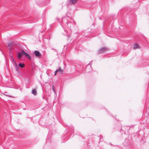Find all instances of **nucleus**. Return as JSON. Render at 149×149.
<instances>
[{"label": "nucleus", "instance_id": "obj_1", "mask_svg": "<svg viewBox=\"0 0 149 149\" xmlns=\"http://www.w3.org/2000/svg\"><path fill=\"white\" fill-rule=\"evenodd\" d=\"M71 20H72V18L71 17H65L62 18V23L64 25H67Z\"/></svg>", "mask_w": 149, "mask_h": 149}, {"label": "nucleus", "instance_id": "obj_2", "mask_svg": "<svg viewBox=\"0 0 149 149\" xmlns=\"http://www.w3.org/2000/svg\"><path fill=\"white\" fill-rule=\"evenodd\" d=\"M75 24V22L72 18V20L69 22L67 25H68L69 28L71 30L73 29Z\"/></svg>", "mask_w": 149, "mask_h": 149}, {"label": "nucleus", "instance_id": "obj_3", "mask_svg": "<svg viewBox=\"0 0 149 149\" xmlns=\"http://www.w3.org/2000/svg\"><path fill=\"white\" fill-rule=\"evenodd\" d=\"M13 65L15 68L16 74L17 75H20V71L18 65L16 63H15V64H14Z\"/></svg>", "mask_w": 149, "mask_h": 149}, {"label": "nucleus", "instance_id": "obj_4", "mask_svg": "<svg viewBox=\"0 0 149 149\" xmlns=\"http://www.w3.org/2000/svg\"><path fill=\"white\" fill-rule=\"evenodd\" d=\"M24 52H24L23 50L22 49L21 52H17V57L18 59H20L22 56L24 55Z\"/></svg>", "mask_w": 149, "mask_h": 149}, {"label": "nucleus", "instance_id": "obj_5", "mask_svg": "<svg viewBox=\"0 0 149 149\" xmlns=\"http://www.w3.org/2000/svg\"><path fill=\"white\" fill-rule=\"evenodd\" d=\"M108 50V49L106 47H104L101 48L98 51V53L101 54L105 53Z\"/></svg>", "mask_w": 149, "mask_h": 149}, {"label": "nucleus", "instance_id": "obj_6", "mask_svg": "<svg viewBox=\"0 0 149 149\" xmlns=\"http://www.w3.org/2000/svg\"><path fill=\"white\" fill-rule=\"evenodd\" d=\"M91 62L92 61L90 62V63L86 66L85 69V71L86 72H89L91 70L92 68L91 67Z\"/></svg>", "mask_w": 149, "mask_h": 149}, {"label": "nucleus", "instance_id": "obj_7", "mask_svg": "<svg viewBox=\"0 0 149 149\" xmlns=\"http://www.w3.org/2000/svg\"><path fill=\"white\" fill-rule=\"evenodd\" d=\"M34 54L35 56L38 57H39L41 56V54L38 51H35L34 52Z\"/></svg>", "mask_w": 149, "mask_h": 149}, {"label": "nucleus", "instance_id": "obj_8", "mask_svg": "<svg viewBox=\"0 0 149 149\" xmlns=\"http://www.w3.org/2000/svg\"><path fill=\"white\" fill-rule=\"evenodd\" d=\"M78 0H68L69 3L70 4H73L76 3Z\"/></svg>", "mask_w": 149, "mask_h": 149}, {"label": "nucleus", "instance_id": "obj_9", "mask_svg": "<svg viewBox=\"0 0 149 149\" xmlns=\"http://www.w3.org/2000/svg\"><path fill=\"white\" fill-rule=\"evenodd\" d=\"M24 54L26 57H27L29 60H31V58L28 53H26V52H24Z\"/></svg>", "mask_w": 149, "mask_h": 149}, {"label": "nucleus", "instance_id": "obj_10", "mask_svg": "<svg viewBox=\"0 0 149 149\" xmlns=\"http://www.w3.org/2000/svg\"><path fill=\"white\" fill-rule=\"evenodd\" d=\"M31 93L33 95H36L37 94V92L36 90L35 89H33L32 90V91Z\"/></svg>", "mask_w": 149, "mask_h": 149}, {"label": "nucleus", "instance_id": "obj_11", "mask_svg": "<svg viewBox=\"0 0 149 149\" xmlns=\"http://www.w3.org/2000/svg\"><path fill=\"white\" fill-rule=\"evenodd\" d=\"M57 70H58V72H59L60 73H63V70L60 67Z\"/></svg>", "mask_w": 149, "mask_h": 149}, {"label": "nucleus", "instance_id": "obj_12", "mask_svg": "<svg viewBox=\"0 0 149 149\" xmlns=\"http://www.w3.org/2000/svg\"><path fill=\"white\" fill-rule=\"evenodd\" d=\"M19 67L22 68L24 67L25 65L23 63H19Z\"/></svg>", "mask_w": 149, "mask_h": 149}, {"label": "nucleus", "instance_id": "obj_13", "mask_svg": "<svg viewBox=\"0 0 149 149\" xmlns=\"http://www.w3.org/2000/svg\"><path fill=\"white\" fill-rule=\"evenodd\" d=\"M139 47V45L136 43L134 44V48L136 49V48H138Z\"/></svg>", "mask_w": 149, "mask_h": 149}, {"label": "nucleus", "instance_id": "obj_14", "mask_svg": "<svg viewBox=\"0 0 149 149\" xmlns=\"http://www.w3.org/2000/svg\"><path fill=\"white\" fill-rule=\"evenodd\" d=\"M11 60L14 63L13 64H15V63H16L15 61V60L14 58L13 57H12Z\"/></svg>", "mask_w": 149, "mask_h": 149}, {"label": "nucleus", "instance_id": "obj_15", "mask_svg": "<svg viewBox=\"0 0 149 149\" xmlns=\"http://www.w3.org/2000/svg\"><path fill=\"white\" fill-rule=\"evenodd\" d=\"M45 2H46V5H47L49 3V0H46Z\"/></svg>", "mask_w": 149, "mask_h": 149}, {"label": "nucleus", "instance_id": "obj_16", "mask_svg": "<svg viewBox=\"0 0 149 149\" xmlns=\"http://www.w3.org/2000/svg\"><path fill=\"white\" fill-rule=\"evenodd\" d=\"M52 89L53 91L55 93L56 92H55V90H54V85L53 86Z\"/></svg>", "mask_w": 149, "mask_h": 149}, {"label": "nucleus", "instance_id": "obj_17", "mask_svg": "<svg viewBox=\"0 0 149 149\" xmlns=\"http://www.w3.org/2000/svg\"><path fill=\"white\" fill-rule=\"evenodd\" d=\"M58 72V70H57L54 72V74L55 76L56 75L57 73Z\"/></svg>", "mask_w": 149, "mask_h": 149}, {"label": "nucleus", "instance_id": "obj_18", "mask_svg": "<svg viewBox=\"0 0 149 149\" xmlns=\"http://www.w3.org/2000/svg\"><path fill=\"white\" fill-rule=\"evenodd\" d=\"M8 46L10 47V46H11V45L12 44V43H8Z\"/></svg>", "mask_w": 149, "mask_h": 149}, {"label": "nucleus", "instance_id": "obj_19", "mask_svg": "<svg viewBox=\"0 0 149 149\" xmlns=\"http://www.w3.org/2000/svg\"><path fill=\"white\" fill-rule=\"evenodd\" d=\"M65 32V33L64 34L65 35H66L67 33V31L66 30H64Z\"/></svg>", "mask_w": 149, "mask_h": 149}, {"label": "nucleus", "instance_id": "obj_20", "mask_svg": "<svg viewBox=\"0 0 149 149\" xmlns=\"http://www.w3.org/2000/svg\"><path fill=\"white\" fill-rule=\"evenodd\" d=\"M4 93H5V94H6V93H7V92H4Z\"/></svg>", "mask_w": 149, "mask_h": 149}, {"label": "nucleus", "instance_id": "obj_21", "mask_svg": "<svg viewBox=\"0 0 149 149\" xmlns=\"http://www.w3.org/2000/svg\"><path fill=\"white\" fill-rule=\"evenodd\" d=\"M72 128H73V129H72V130H73V131H74L73 128V127H72Z\"/></svg>", "mask_w": 149, "mask_h": 149}]
</instances>
